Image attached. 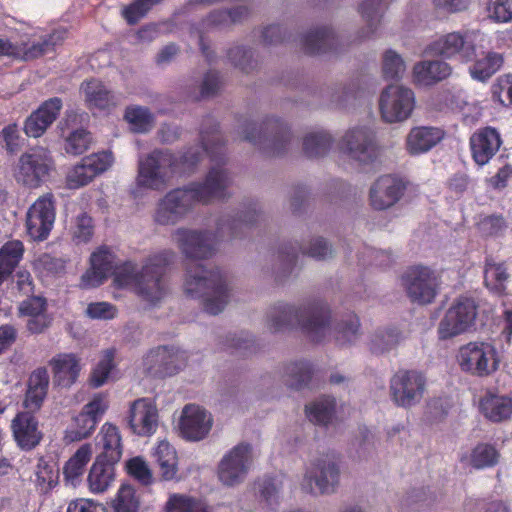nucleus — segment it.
<instances>
[{
	"mask_svg": "<svg viewBox=\"0 0 512 512\" xmlns=\"http://www.w3.org/2000/svg\"><path fill=\"white\" fill-rule=\"evenodd\" d=\"M230 184L231 178L224 169L212 168L204 183L167 193L158 204L155 220L162 225L175 224L188 213L194 203H209L228 196Z\"/></svg>",
	"mask_w": 512,
	"mask_h": 512,
	"instance_id": "f257e3e1",
	"label": "nucleus"
},
{
	"mask_svg": "<svg viewBox=\"0 0 512 512\" xmlns=\"http://www.w3.org/2000/svg\"><path fill=\"white\" fill-rule=\"evenodd\" d=\"M174 257L173 252L163 251L149 257L139 268L135 264L126 263L115 272L114 284L136 293L149 304L160 302L167 293L163 278L164 268Z\"/></svg>",
	"mask_w": 512,
	"mask_h": 512,
	"instance_id": "f03ea898",
	"label": "nucleus"
},
{
	"mask_svg": "<svg viewBox=\"0 0 512 512\" xmlns=\"http://www.w3.org/2000/svg\"><path fill=\"white\" fill-rule=\"evenodd\" d=\"M200 160L198 148L189 149L176 157L167 150H154L138 160V187L160 190L177 171H185Z\"/></svg>",
	"mask_w": 512,
	"mask_h": 512,
	"instance_id": "7ed1b4c3",
	"label": "nucleus"
},
{
	"mask_svg": "<svg viewBox=\"0 0 512 512\" xmlns=\"http://www.w3.org/2000/svg\"><path fill=\"white\" fill-rule=\"evenodd\" d=\"M330 322V311L326 306L296 307L279 303L270 308L267 326L272 332H279L300 326L313 340L325 335Z\"/></svg>",
	"mask_w": 512,
	"mask_h": 512,
	"instance_id": "20e7f679",
	"label": "nucleus"
},
{
	"mask_svg": "<svg viewBox=\"0 0 512 512\" xmlns=\"http://www.w3.org/2000/svg\"><path fill=\"white\" fill-rule=\"evenodd\" d=\"M185 292L202 298L204 310L212 315L223 311L229 300L227 284L219 270H207L202 265L189 268L184 282Z\"/></svg>",
	"mask_w": 512,
	"mask_h": 512,
	"instance_id": "39448f33",
	"label": "nucleus"
},
{
	"mask_svg": "<svg viewBox=\"0 0 512 512\" xmlns=\"http://www.w3.org/2000/svg\"><path fill=\"white\" fill-rule=\"evenodd\" d=\"M66 38V30L59 29L44 34L39 29L25 32L19 40L0 38V57L16 60H33L52 52Z\"/></svg>",
	"mask_w": 512,
	"mask_h": 512,
	"instance_id": "423d86ee",
	"label": "nucleus"
},
{
	"mask_svg": "<svg viewBox=\"0 0 512 512\" xmlns=\"http://www.w3.org/2000/svg\"><path fill=\"white\" fill-rule=\"evenodd\" d=\"M488 42L489 37L480 31H467L463 34L451 32L431 42L427 51L447 59L457 58L468 63L478 55V52H483L488 47Z\"/></svg>",
	"mask_w": 512,
	"mask_h": 512,
	"instance_id": "0eeeda50",
	"label": "nucleus"
},
{
	"mask_svg": "<svg viewBox=\"0 0 512 512\" xmlns=\"http://www.w3.org/2000/svg\"><path fill=\"white\" fill-rule=\"evenodd\" d=\"M457 362L464 372L484 377L498 370L500 356L492 343L474 341L459 348Z\"/></svg>",
	"mask_w": 512,
	"mask_h": 512,
	"instance_id": "6e6552de",
	"label": "nucleus"
},
{
	"mask_svg": "<svg viewBox=\"0 0 512 512\" xmlns=\"http://www.w3.org/2000/svg\"><path fill=\"white\" fill-rule=\"evenodd\" d=\"M54 169L50 152L44 147H36L23 153L14 169L15 180L28 188H38Z\"/></svg>",
	"mask_w": 512,
	"mask_h": 512,
	"instance_id": "1a4fd4ad",
	"label": "nucleus"
},
{
	"mask_svg": "<svg viewBox=\"0 0 512 512\" xmlns=\"http://www.w3.org/2000/svg\"><path fill=\"white\" fill-rule=\"evenodd\" d=\"M407 297L414 303L430 304L440 288L439 274L427 266L409 267L400 278Z\"/></svg>",
	"mask_w": 512,
	"mask_h": 512,
	"instance_id": "9d476101",
	"label": "nucleus"
},
{
	"mask_svg": "<svg viewBox=\"0 0 512 512\" xmlns=\"http://www.w3.org/2000/svg\"><path fill=\"white\" fill-rule=\"evenodd\" d=\"M416 106L414 91L400 84L385 87L379 97V110L386 123H401L412 116Z\"/></svg>",
	"mask_w": 512,
	"mask_h": 512,
	"instance_id": "9b49d317",
	"label": "nucleus"
},
{
	"mask_svg": "<svg viewBox=\"0 0 512 512\" xmlns=\"http://www.w3.org/2000/svg\"><path fill=\"white\" fill-rule=\"evenodd\" d=\"M254 462L253 448L249 443L241 442L229 449L217 466L219 481L228 487L242 483Z\"/></svg>",
	"mask_w": 512,
	"mask_h": 512,
	"instance_id": "f8f14e48",
	"label": "nucleus"
},
{
	"mask_svg": "<svg viewBox=\"0 0 512 512\" xmlns=\"http://www.w3.org/2000/svg\"><path fill=\"white\" fill-rule=\"evenodd\" d=\"M109 398L103 393L95 394L72 418L71 425L65 431L67 442H77L89 438L95 431L109 408Z\"/></svg>",
	"mask_w": 512,
	"mask_h": 512,
	"instance_id": "ddd939ff",
	"label": "nucleus"
},
{
	"mask_svg": "<svg viewBox=\"0 0 512 512\" xmlns=\"http://www.w3.org/2000/svg\"><path fill=\"white\" fill-rule=\"evenodd\" d=\"M426 389V377L417 370H398L390 380V396L393 403L402 408L416 406Z\"/></svg>",
	"mask_w": 512,
	"mask_h": 512,
	"instance_id": "4468645a",
	"label": "nucleus"
},
{
	"mask_svg": "<svg viewBox=\"0 0 512 512\" xmlns=\"http://www.w3.org/2000/svg\"><path fill=\"white\" fill-rule=\"evenodd\" d=\"M477 306L469 298L455 300L446 310L438 325V336L442 340L451 339L470 331L476 321Z\"/></svg>",
	"mask_w": 512,
	"mask_h": 512,
	"instance_id": "2eb2a0df",
	"label": "nucleus"
},
{
	"mask_svg": "<svg viewBox=\"0 0 512 512\" xmlns=\"http://www.w3.org/2000/svg\"><path fill=\"white\" fill-rule=\"evenodd\" d=\"M340 153L358 164L373 162L380 154L374 134L367 128L348 130L339 143Z\"/></svg>",
	"mask_w": 512,
	"mask_h": 512,
	"instance_id": "dca6fc26",
	"label": "nucleus"
},
{
	"mask_svg": "<svg viewBox=\"0 0 512 512\" xmlns=\"http://www.w3.org/2000/svg\"><path fill=\"white\" fill-rule=\"evenodd\" d=\"M213 424L214 419L210 411L199 404L189 403L180 412L177 430L186 441L199 442L209 436Z\"/></svg>",
	"mask_w": 512,
	"mask_h": 512,
	"instance_id": "f3484780",
	"label": "nucleus"
},
{
	"mask_svg": "<svg viewBox=\"0 0 512 512\" xmlns=\"http://www.w3.org/2000/svg\"><path fill=\"white\" fill-rule=\"evenodd\" d=\"M128 426L139 437H151L158 429L159 410L155 401L143 397L131 402L127 414Z\"/></svg>",
	"mask_w": 512,
	"mask_h": 512,
	"instance_id": "a211bd4d",
	"label": "nucleus"
},
{
	"mask_svg": "<svg viewBox=\"0 0 512 512\" xmlns=\"http://www.w3.org/2000/svg\"><path fill=\"white\" fill-rule=\"evenodd\" d=\"M55 222V205L53 196L46 194L39 197L28 209L26 217L27 233L33 240L46 239Z\"/></svg>",
	"mask_w": 512,
	"mask_h": 512,
	"instance_id": "6ab92c4d",
	"label": "nucleus"
},
{
	"mask_svg": "<svg viewBox=\"0 0 512 512\" xmlns=\"http://www.w3.org/2000/svg\"><path fill=\"white\" fill-rule=\"evenodd\" d=\"M113 160L112 154L106 151L84 157L67 173V187L78 189L89 184L96 176L109 169Z\"/></svg>",
	"mask_w": 512,
	"mask_h": 512,
	"instance_id": "aec40b11",
	"label": "nucleus"
},
{
	"mask_svg": "<svg viewBox=\"0 0 512 512\" xmlns=\"http://www.w3.org/2000/svg\"><path fill=\"white\" fill-rule=\"evenodd\" d=\"M339 474V469L334 462L318 460L307 468L302 488L310 493H332L339 483Z\"/></svg>",
	"mask_w": 512,
	"mask_h": 512,
	"instance_id": "412c9836",
	"label": "nucleus"
},
{
	"mask_svg": "<svg viewBox=\"0 0 512 512\" xmlns=\"http://www.w3.org/2000/svg\"><path fill=\"white\" fill-rule=\"evenodd\" d=\"M143 372L153 377L171 376L184 365L183 355L174 349L158 347L142 359Z\"/></svg>",
	"mask_w": 512,
	"mask_h": 512,
	"instance_id": "4be33fe9",
	"label": "nucleus"
},
{
	"mask_svg": "<svg viewBox=\"0 0 512 512\" xmlns=\"http://www.w3.org/2000/svg\"><path fill=\"white\" fill-rule=\"evenodd\" d=\"M173 241L189 258H206L215 250L217 239L210 233L178 229L173 233Z\"/></svg>",
	"mask_w": 512,
	"mask_h": 512,
	"instance_id": "5701e85b",
	"label": "nucleus"
},
{
	"mask_svg": "<svg viewBox=\"0 0 512 512\" xmlns=\"http://www.w3.org/2000/svg\"><path fill=\"white\" fill-rule=\"evenodd\" d=\"M11 431L14 441L22 450L30 451L37 447L43 439L39 421L29 411L18 412L11 421Z\"/></svg>",
	"mask_w": 512,
	"mask_h": 512,
	"instance_id": "b1692460",
	"label": "nucleus"
},
{
	"mask_svg": "<svg viewBox=\"0 0 512 512\" xmlns=\"http://www.w3.org/2000/svg\"><path fill=\"white\" fill-rule=\"evenodd\" d=\"M473 161L480 167L489 163L502 145L500 133L493 127L475 131L469 140Z\"/></svg>",
	"mask_w": 512,
	"mask_h": 512,
	"instance_id": "393cba45",
	"label": "nucleus"
},
{
	"mask_svg": "<svg viewBox=\"0 0 512 512\" xmlns=\"http://www.w3.org/2000/svg\"><path fill=\"white\" fill-rule=\"evenodd\" d=\"M404 189V183L397 177L382 176L370 189V203L377 210L390 208L400 200Z\"/></svg>",
	"mask_w": 512,
	"mask_h": 512,
	"instance_id": "a878e982",
	"label": "nucleus"
},
{
	"mask_svg": "<svg viewBox=\"0 0 512 512\" xmlns=\"http://www.w3.org/2000/svg\"><path fill=\"white\" fill-rule=\"evenodd\" d=\"M443 137L444 133L440 128L415 126L405 137L404 149L410 156H420L432 150Z\"/></svg>",
	"mask_w": 512,
	"mask_h": 512,
	"instance_id": "bb28decb",
	"label": "nucleus"
},
{
	"mask_svg": "<svg viewBox=\"0 0 512 512\" xmlns=\"http://www.w3.org/2000/svg\"><path fill=\"white\" fill-rule=\"evenodd\" d=\"M62 100L53 97L43 102L26 120L24 130L27 136L37 138L45 133L47 128L57 119Z\"/></svg>",
	"mask_w": 512,
	"mask_h": 512,
	"instance_id": "cd10ccee",
	"label": "nucleus"
},
{
	"mask_svg": "<svg viewBox=\"0 0 512 512\" xmlns=\"http://www.w3.org/2000/svg\"><path fill=\"white\" fill-rule=\"evenodd\" d=\"M55 385L69 388L78 379L81 364L79 358L72 353H61L54 356L50 361Z\"/></svg>",
	"mask_w": 512,
	"mask_h": 512,
	"instance_id": "c85d7f7f",
	"label": "nucleus"
},
{
	"mask_svg": "<svg viewBox=\"0 0 512 512\" xmlns=\"http://www.w3.org/2000/svg\"><path fill=\"white\" fill-rule=\"evenodd\" d=\"M451 66L441 60H425L416 63L412 69V82L417 86H432L450 76Z\"/></svg>",
	"mask_w": 512,
	"mask_h": 512,
	"instance_id": "c756f323",
	"label": "nucleus"
},
{
	"mask_svg": "<svg viewBox=\"0 0 512 512\" xmlns=\"http://www.w3.org/2000/svg\"><path fill=\"white\" fill-rule=\"evenodd\" d=\"M80 93L89 109H106L116 103L113 92L98 79L83 82Z\"/></svg>",
	"mask_w": 512,
	"mask_h": 512,
	"instance_id": "7c9ffc66",
	"label": "nucleus"
},
{
	"mask_svg": "<svg viewBox=\"0 0 512 512\" xmlns=\"http://www.w3.org/2000/svg\"><path fill=\"white\" fill-rule=\"evenodd\" d=\"M49 376L45 369L34 371L28 381V389L25 394L23 406L33 413L38 411L47 396Z\"/></svg>",
	"mask_w": 512,
	"mask_h": 512,
	"instance_id": "2f4dec72",
	"label": "nucleus"
},
{
	"mask_svg": "<svg viewBox=\"0 0 512 512\" xmlns=\"http://www.w3.org/2000/svg\"><path fill=\"white\" fill-rule=\"evenodd\" d=\"M489 48L490 41L488 47L483 52H478V55L471 61L469 74L476 81L484 82L488 80L502 65V56L496 52L488 51Z\"/></svg>",
	"mask_w": 512,
	"mask_h": 512,
	"instance_id": "473e14b6",
	"label": "nucleus"
},
{
	"mask_svg": "<svg viewBox=\"0 0 512 512\" xmlns=\"http://www.w3.org/2000/svg\"><path fill=\"white\" fill-rule=\"evenodd\" d=\"M98 445L102 448L103 457L110 463L120 460L123 452L120 431L117 426L106 422L97 435Z\"/></svg>",
	"mask_w": 512,
	"mask_h": 512,
	"instance_id": "72a5a7b5",
	"label": "nucleus"
},
{
	"mask_svg": "<svg viewBox=\"0 0 512 512\" xmlns=\"http://www.w3.org/2000/svg\"><path fill=\"white\" fill-rule=\"evenodd\" d=\"M500 458L497 449L487 443H479L470 451L464 452L460 462L474 469H486L495 466Z\"/></svg>",
	"mask_w": 512,
	"mask_h": 512,
	"instance_id": "f704fd0d",
	"label": "nucleus"
},
{
	"mask_svg": "<svg viewBox=\"0 0 512 512\" xmlns=\"http://www.w3.org/2000/svg\"><path fill=\"white\" fill-rule=\"evenodd\" d=\"M480 410L492 422L507 420L512 415V399L503 395L487 394L480 401Z\"/></svg>",
	"mask_w": 512,
	"mask_h": 512,
	"instance_id": "c9c22d12",
	"label": "nucleus"
},
{
	"mask_svg": "<svg viewBox=\"0 0 512 512\" xmlns=\"http://www.w3.org/2000/svg\"><path fill=\"white\" fill-rule=\"evenodd\" d=\"M93 455V446L90 443L82 444L75 453L66 461L63 467V475L66 481L76 485Z\"/></svg>",
	"mask_w": 512,
	"mask_h": 512,
	"instance_id": "e433bc0d",
	"label": "nucleus"
},
{
	"mask_svg": "<svg viewBox=\"0 0 512 512\" xmlns=\"http://www.w3.org/2000/svg\"><path fill=\"white\" fill-rule=\"evenodd\" d=\"M24 251V245L19 240L8 241L0 248V286L19 265Z\"/></svg>",
	"mask_w": 512,
	"mask_h": 512,
	"instance_id": "4c0bfd02",
	"label": "nucleus"
},
{
	"mask_svg": "<svg viewBox=\"0 0 512 512\" xmlns=\"http://www.w3.org/2000/svg\"><path fill=\"white\" fill-rule=\"evenodd\" d=\"M114 478L115 473L112 465L97 458L92 464L87 477L89 489L95 494L103 493L111 486Z\"/></svg>",
	"mask_w": 512,
	"mask_h": 512,
	"instance_id": "58836bf2",
	"label": "nucleus"
},
{
	"mask_svg": "<svg viewBox=\"0 0 512 512\" xmlns=\"http://www.w3.org/2000/svg\"><path fill=\"white\" fill-rule=\"evenodd\" d=\"M153 456L160 466L163 479H173L177 473V454L171 444L166 440L158 441Z\"/></svg>",
	"mask_w": 512,
	"mask_h": 512,
	"instance_id": "ea45409f",
	"label": "nucleus"
},
{
	"mask_svg": "<svg viewBox=\"0 0 512 512\" xmlns=\"http://www.w3.org/2000/svg\"><path fill=\"white\" fill-rule=\"evenodd\" d=\"M59 471L52 461L39 458L35 469L33 483L40 492H48L58 484Z\"/></svg>",
	"mask_w": 512,
	"mask_h": 512,
	"instance_id": "a19ab883",
	"label": "nucleus"
},
{
	"mask_svg": "<svg viewBox=\"0 0 512 512\" xmlns=\"http://www.w3.org/2000/svg\"><path fill=\"white\" fill-rule=\"evenodd\" d=\"M335 399L322 397L306 405V415L311 422L319 425L329 424L335 414Z\"/></svg>",
	"mask_w": 512,
	"mask_h": 512,
	"instance_id": "79ce46f5",
	"label": "nucleus"
},
{
	"mask_svg": "<svg viewBox=\"0 0 512 512\" xmlns=\"http://www.w3.org/2000/svg\"><path fill=\"white\" fill-rule=\"evenodd\" d=\"M124 119L131 131L135 133H146L154 126V115L148 108L132 105L126 108Z\"/></svg>",
	"mask_w": 512,
	"mask_h": 512,
	"instance_id": "37998d69",
	"label": "nucleus"
},
{
	"mask_svg": "<svg viewBox=\"0 0 512 512\" xmlns=\"http://www.w3.org/2000/svg\"><path fill=\"white\" fill-rule=\"evenodd\" d=\"M249 11L244 6H238L230 10L215 11L209 15L205 24L211 28H227L246 19Z\"/></svg>",
	"mask_w": 512,
	"mask_h": 512,
	"instance_id": "c03bdc74",
	"label": "nucleus"
},
{
	"mask_svg": "<svg viewBox=\"0 0 512 512\" xmlns=\"http://www.w3.org/2000/svg\"><path fill=\"white\" fill-rule=\"evenodd\" d=\"M139 507V496L130 484H122L111 500V508L114 512H137Z\"/></svg>",
	"mask_w": 512,
	"mask_h": 512,
	"instance_id": "a18cd8bd",
	"label": "nucleus"
},
{
	"mask_svg": "<svg viewBox=\"0 0 512 512\" xmlns=\"http://www.w3.org/2000/svg\"><path fill=\"white\" fill-rule=\"evenodd\" d=\"M406 72V63L394 50H387L382 57V75L386 80H399Z\"/></svg>",
	"mask_w": 512,
	"mask_h": 512,
	"instance_id": "49530a36",
	"label": "nucleus"
},
{
	"mask_svg": "<svg viewBox=\"0 0 512 512\" xmlns=\"http://www.w3.org/2000/svg\"><path fill=\"white\" fill-rule=\"evenodd\" d=\"M334 34L332 31L321 28L305 36V48L309 53H320L333 49Z\"/></svg>",
	"mask_w": 512,
	"mask_h": 512,
	"instance_id": "de8ad7c7",
	"label": "nucleus"
},
{
	"mask_svg": "<svg viewBox=\"0 0 512 512\" xmlns=\"http://www.w3.org/2000/svg\"><path fill=\"white\" fill-rule=\"evenodd\" d=\"M484 279L487 288L495 293H501L505 289L508 273L503 264L487 263Z\"/></svg>",
	"mask_w": 512,
	"mask_h": 512,
	"instance_id": "09e8293b",
	"label": "nucleus"
},
{
	"mask_svg": "<svg viewBox=\"0 0 512 512\" xmlns=\"http://www.w3.org/2000/svg\"><path fill=\"white\" fill-rule=\"evenodd\" d=\"M166 509L169 512H210L202 501L185 495L171 496L166 504Z\"/></svg>",
	"mask_w": 512,
	"mask_h": 512,
	"instance_id": "8fccbe9b",
	"label": "nucleus"
},
{
	"mask_svg": "<svg viewBox=\"0 0 512 512\" xmlns=\"http://www.w3.org/2000/svg\"><path fill=\"white\" fill-rule=\"evenodd\" d=\"M113 358L114 354L112 351L107 350L103 353L90 375V383L93 387L98 388L108 381L110 373L114 368Z\"/></svg>",
	"mask_w": 512,
	"mask_h": 512,
	"instance_id": "3c124183",
	"label": "nucleus"
},
{
	"mask_svg": "<svg viewBox=\"0 0 512 512\" xmlns=\"http://www.w3.org/2000/svg\"><path fill=\"white\" fill-rule=\"evenodd\" d=\"M34 280L31 273L24 268L18 269L11 278V292L18 297L30 296L34 293Z\"/></svg>",
	"mask_w": 512,
	"mask_h": 512,
	"instance_id": "603ef678",
	"label": "nucleus"
},
{
	"mask_svg": "<svg viewBox=\"0 0 512 512\" xmlns=\"http://www.w3.org/2000/svg\"><path fill=\"white\" fill-rule=\"evenodd\" d=\"M91 143L90 133L84 129H78L66 137L64 149L68 154L80 155L89 149Z\"/></svg>",
	"mask_w": 512,
	"mask_h": 512,
	"instance_id": "864d4df0",
	"label": "nucleus"
},
{
	"mask_svg": "<svg viewBox=\"0 0 512 512\" xmlns=\"http://www.w3.org/2000/svg\"><path fill=\"white\" fill-rule=\"evenodd\" d=\"M331 143V136L328 133H311L304 139V150L310 157L320 156L328 151Z\"/></svg>",
	"mask_w": 512,
	"mask_h": 512,
	"instance_id": "5fc2aeb1",
	"label": "nucleus"
},
{
	"mask_svg": "<svg viewBox=\"0 0 512 512\" xmlns=\"http://www.w3.org/2000/svg\"><path fill=\"white\" fill-rule=\"evenodd\" d=\"M359 12L367 23L368 34L373 33L382 17L381 0H362L359 5Z\"/></svg>",
	"mask_w": 512,
	"mask_h": 512,
	"instance_id": "6e6d98bb",
	"label": "nucleus"
},
{
	"mask_svg": "<svg viewBox=\"0 0 512 512\" xmlns=\"http://www.w3.org/2000/svg\"><path fill=\"white\" fill-rule=\"evenodd\" d=\"M310 377L308 365L303 362L290 363L284 370L285 383L295 389L304 385Z\"/></svg>",
	"mask_w": 512,
	"mask_h": 512,
	"instance_id": "4d7b16f0",
	"label": "nucleus"
},
{
	"mask_svg": "<svg viewBox=\"0 0 512 512\" xmlns=\"http://www.w3.org/2000/svg\"><path fill=\"white\" fill-rule=\"evenodd\" d=\"M127 473L144 485L153 481L152 471L143 457L136 456L126 462Z\"/></svg>",
	"mask_w": 512,
	"mask_h": 512,
	"instance_id": "13d9d810",
	"label": "nucleus"
},
{
	"mask_svg": "<svg viewBox=\"0 0 512 512\" xmlns=\"http://www.w3.org/2000/svg\"><path fill=\"white\" fill-rule=\"evenodd\" d=\"M488 18L498 22L506 23L512 20V0H488Z\"/></svg>",
	"mask_w": 512,
	"mask_h": 512,
	"instance_id": "bf43d9fd",
	"label": "nucleus"
},
{
	"mask_svg": "<svg viewBox=\"0 0 512 512\" xmlns=\"http://www.w3.org/2000/svg\"><path fill=\"white\" fill-rule=\"evenodd\" d=\"M160 1L161 0H134L132 4L123 9V17L129 24H135L151 9L153 5Z\"/></svg>",
	"mask_w": 512,
	"mask_h": 512,
	"instance_id": "052dcab7",
	"label": "nucleus"
},
{
	"mask_svg": "<svg viewBox=\"0 0 512 512\" xmlns=\"http://www.w3.org/2000/svg\"><path fill=\"white\" fill-rule=\"evenodd\" d=\"M94 225L90 216L81 213L77 216L72 229L73 239L77 243H87L93 236Z\"/></svg>",
	"mask_w": 512,
	"mask_h": 512,
	"instance_id": "680f3d73",
	"label": "nucleus"
},
{
	"mask_svg": "<svg viewBox=\"0 0 512 512\" xmlns=\"http://www.w3.org/2000/svg\"><path fill=\"white\" fill-rule=\"evenodd\" d=\"M493 97L503 106H512V74L499 77L492 87Z\"/></svg>",
	"mask_w": 512,
	"mask_h": 512,
	"instance_id": "e2e57ef3",
	"label": "nucleus"
},
{
	"mask_svg": "<svg viewBox=\"0 0 512 512\" xmlns=\"http://www.w3.org/2000/svg\"><path fill=\"white\" fill-rule=\"evenodd\" d=\"M85 314L91 319L111 320L117 316L118 310L109 302H92L87 305Z\"/></svg>",
	"mask_w": 512,
	"mask_h": 512,
	"instance_id": "0e129e2a",
	"label": "nucleus"
},
{
	"mask_svg": "<svg viewBox=\"0 0 512 512\" xmlns=\"http://www.w3.org/2000/svg\"><path fill=\"white\" fill-rule=\"evenodd\" d=\"M398 342L399 338L393 332L377 333L370 341V350L375 354H382L393 349Z\"/></svg>",
	"mask_w": 512,
	"mask_h": 512,
	"instance_id": "69168bd1",
	"label": "nucleus"
},
{
	"mask_svg": "<svg viewBox=\"0 0 512 512\" xmlns=\"http://www.w3.org/2000/svg\"><path fill=\"white\" fill-rule=\"evenodd\" d=\"M46 300L42 297H31L22 301L18 307L20 316L32 318L46 313Z\"/></svg>",
	"mask_w": 512,
	"mask_h": 512,
	"instance_id": "338daca9",
	"label": "nucleus"
},
{
	"mask_svg": "<svg viewBox=\"0 0 512 512\" xmlns=\"http://www.w3.org/2000/svg\"><path fill=\"white\" fill-rule=\"evenodd\" d=\"M90 264L106 276L110 274L114 265V256L107 249H99L91 255Z\"/></svg>",
	"mask_w": 512,
	"mask_h": 512,
	"instance_id": "774afa93",
	"label": "nucleus"
}]
</instances>
